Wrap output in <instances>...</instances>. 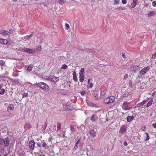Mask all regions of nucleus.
Masks as SVG:
<instances>
[{
	"label": "nucleus",
	"mask_w": 156,
	"mask_h": 156,
	"mask_svg": "<svg viewBox=\"0 0 156 156\" xmlns=\"http://www.w3.org/2000/svg\"><path fill=\"white\" fill-rule=\"evenodd\" d=\"M37 85L43 90H46L47 91L49 90L50 88L48 86L44 83L40 82L37 84Z\"/></svg>",
	"instance_id": "obj_1"
},
{
	"label": "nucleus",
	"mask_w": 156,
	"mask_h": 156,
	"mask_svg": "<svg viewBox=\"0 0 156 156\" xmlns=\"http://www.w3.org/2000/svg\"><path fill=\"white\" fill-rule=\"evenodd\" d=\"M115 98L113 96H111L104 99L103 101L105 104H108L114 101Z\"/></svg>",
	"instance_id": "obj_2"
},
{
	"label": "nucleus",
	"mask_w": 156,
	"mask_h": 156,
	"mask_svg": "<svg viewBox=\"0 0 156 156\" xmlns=\"http://www.w3.org/2000/svg\"><path fill=\"white\" fill-rule=\"evenodd\" d=\"M36 85H37L36 83L33 84L27 82L24 84V87L28 90H31L33 89V87Z\"/></svg>",
	"instance_id": "obj_3"
},
{
	"label": "nucleus",
	"mask_w": 156,
	"mask_h": 156,
	"mask_svg": "<svg viewBox=\"0 0 156 156\" xmlns=\"http://www.w3.org/2000/svg\"><path fill=\"white\" fill-rule=\"evenodd\" d=\"M122 107L126 111L130 109L131 107L129 106V103L127 101L124 102L122 105Z\"/></svg>",
	"instance_id": "obj_4"
},
{
	"label": "nucleus",
	"mask_w": 156,
	"mask_h": 156,
	"mask_svg": "<svg viewBox=\"0 0 156 156\" xmlns=\"http://www.w3.org/2000/svg\"><path fill=\"white\" fill-rule=\"evenodd\" d=\"M151 69L150 66H147L143 68L140 72L141 75H143L147 73L148 70Z\"/></svg>",
	"instance_id": "obj_5"
},
{
	"label": "nucleus",
	"mask_w": 156,
	"mask_h": 156,
	"mask_svg": "<svg viewBox=\"0 0 156 156\" xmlns=\"http://www.w3.org/2000/svg\"><path fill=\"white\" fill-rule=\"evenodd\" d=\"M48 78L49 80L52 81L54 83H56L58 81V78L54 76L49 77Z\"/></svg>",
	"instance_id": "obj_6"
},
{
	"label": "nucleus",
	"mask_w": 156,
	"mask_h": 156,
	"mask_svg": "<svg viewBox=\"0 0 156 156\" xmlns=\"http://www.w3.org/2000/svg\"><path fill=\"white\" fill-rule=\"evenodd\" d=\"M33 35L34 33H31L29 35H27L25 37H22L21 39L24 41H26L27 40H29L33 36Z\"/></svg>",
	"instance_id": "obj_7"
},
{
	"label": "nucleus",
	"mask_w": 156,
	"mask_h": 156,
	"mask_svg": "<svg viewBox=\"0 0 156 156\" xmlns=\"http://www.w3.org/2000/svg\"><path fill=\"white\" fill-rule=\"evenodd\" d=\"M35 143L33 140L30 141L29 144V148L31 149H33L34 148Z\"/></svg>",
	"instance_id": "obj_8"
},
{
	"label": "nucleus",
	"mask_w": 156,
	"mask_h": 156,
	"mask_svg": "<svg viewBox=\"0 0 156 156\" xmlns=\"http://www.w3.org/2000/svg\"><path fill=\"white\" fill-rule=\"evenodd\" d=\"M35 52V50L29 48H26L25 52L29 54H33Z\"/></svg>",
	"instance_id": "obj_9"
},
{
	"label": "nucleus",
	"mask_w": 156,
	"mask_h": 156,
	"mask_svg": "<svg viewBox=\"0 0 156 156\" xmlns=\"http://www.w3.org/2000/svg\"><path fill=\"white\" fill-rule=\"evenodd\" d=\"M9 140L8 138H6L5 140L4 141V147H6L8 146L9 144Z\"/></svg>",
	"instance_id": "obj_10"
},
{
	"label": "nucleus",
	"mask_w": 156,
	"mask_h": 156,
	"mask_svg": "<svg viewBox=\"0 0 156 156\" xmlns=\"http://www.w3.org/2000/svg\"><path fill=\"white\" fill-rule=\"evenodd\" d=\"M155 14V12L154 11H151L149 12L147 14V17H151V16H154Z\"/></svg>",
	"instance_id": "obj_11"
},
{
	"label": "nucleus",
	"mask_w": 156,
	"mask_h": 156,
	"mask_svg": "<svg viewBox=\"0 0 156 156\" xmlns=\"http://www.w3.org/2000/svg\"><path fill=\"white\" fill-rule=\"evenodd\" d=\"M147 101V100H143L142 102L138 103L136 105V106L134 108H137L140 106H141L145 104Z\"/></svg>",
	"instance_id": "obj_12"
},
{
	"label": "nucleus",
	"mask_w": 156,
	"mask_h": 156,
	"mask_svg": "<svg viewBox=\"0 0 156 156\" xmlns=\"http://www.w3.org/2000/svg\"><path fill=\"white\" fill-rule=\"evenodd\" d=\"M8 43V41L6 39H0V43L4 44H6Z\"/></svg>",
	"instance_id": "obj_13"
},
{
	"label": "nucleus",
	"mask_w": 156,
	"mask_h": 156,
	"mask_svg": "<svg viewBox=\"0 0 156 156\" xmlns=\"http://www.w3.org/2000/svg\"><path fill=\"white\" fill-rule=\"evenodd\" d=\"M137 1V0H133V2L130 6L131 8H133L136 6Z\"/></svg>",
	"instance_id": "obj_14"
},
{
	"label": "nucleus",
	"mask_w": 156,
	"mask_h": 156,
	"mask_svg": "<svg viewBox=\"0 0 156 156\" xmlns=\"http://www.w3.org/2000/svg\"><path fill=\"white\" fill-rule=\"evenodd\" d=\"M31 126V125L30 124L26 123L24 126V128L25 130H27L29 129Z\"/></svg>",
	"instance_id": "obj_15"
},
{
	"label": "nucleus",
	"mask_w": 156,
	"mask_h": 156,
	"mask_svg": "<svg viewBox=\"0 0 156 156\" xmlns=\"http://www.w3.org/2000/svg\"><path fill=\"white\" fill-rule=\"evenodd\" d=\"M138 66H132L131 67V69H132L134 71L136 72V70H137L138 69Z\"/></svg>",
	"instance_id": "obj_16"
},
{
	"label": "nucleus",
	"mask_w": 156,
	"mask_h": 156,
	"mask_svg": "<svg viewBox=\"0 0 156 156\" xmlns=\"http://www.w3.org/2000/svg\"><path fill=\"white\" fill-rule=\"evenodd\" d=\"M144 135L145 137L144 140H145L147 141L149 140L150 137L148 134L146 132L144 134Z\"/></svg>",
	"instance_id": "obj_17"
},
{
	"label": "nucleus",
	"mask_w": 156,
	"mask_h": 156,
	"mask_svg": "<svg viewBox=\"0 0 156 156\" xmlns=\"http://www.w3.org/2000/svg\"><path fill=\"white\" fill-rule=\"evenodd\" d=\"M90 135L93 137L96 136V133L94 130L90 131Z\"/></svg>",
	"instance_id": "obj_18"
},
{
	"label": "nucleus",
	"mask_w": 156,
	"mask_h": 156,
	"mask_svg": "<svg viewBox=\"0 0 156 156\" xmlns=\"http://www.w3.org/2000/svg\"><path fill=\"white\" fill-rule=\"evenodd\" d=\"M126 130L125 127L124 126H122L120 129L119 132L121 133H123L124 132H125Z\"/></svg>",
	"instance_id": "obj_19"
},
{
	"label": "nucleus",
	"mask_w": 156,
	"mask_h": 156,
	"mask_svg": "<svg viewBox=\"0 0 156 156\" xmlns=\"http://www.w3.org/2000/svg\"><path fill=\"white\" fill-rule=\"evenodd\" d=\"M80 74V81L81 82H82L84 80V75L83 74Z\"/></svg>",
	"instance_id": "obj_20"
},
{
	"label": "nucleus",
	"mask_w": 156,
	"mask_h": 156,
	"mask_svg": "<svg viewBox=\"0 0 156 156\" xmlns=\"http://www.w3.org/2000/svg\"><path fill=\"white\" fill-rule=\"evenodd\" d=\"M126 8L125 7H122L121 6L119 8L115 9V10L118 11L122 10L125 9Z\"/></svg>",
	"instance_id": "obj_21"
},
{
	"label": "nucleus",
	"mask_w": 156,
	"mask_h": 156,
	"mask_svg": "<svg viewBox=\"0 0 156 156\" xmlns=\"http://www.w3.org/2000/svg\"><path fill=\"white\" fill-rule=\"evenodd\" d=\"M133 118L134 117L133 116H128L127 117V121L128 122H130L133 119Z\"/></svg>",
	"instance_id": "obj_22"
},
{
	"label": "nucleus",
	"mask_w": 156,
	"mask_h": 156,
	"mask_svg": "<svg viewBox=\"0 0 156 156\" xmlns=\"http://www.w3.org/2000/svg\"><path fill=\"white\" fill-rule=\"evenodd\" d=\"M0 33L4 36L7 35V31L4 30H2L0 31Z\"/></svg>",
	"instance_id": "obj_23"
},
{
	"label": "nucleus",
	"mask_w": 156,
	"mask_h": 156,
	"mask_svg": "<svg viewBox=\"0 0 156 156\" xmlns=\"http://www.w3.org/2000/svg\"><path fill=\"white\" fill-rule=\"evenodd\" d=\"M97 116L96 115H93L91 118V120L92 122L94 121L97 119Z\"/></svg>",
	"instance_id": "obj_24"
},
{
	"label": "nucleus",
	"mask_w": 156,
	"mask_h": 156,
	"mask_svg": "<svg viewBox=\"0 0 156 156\" xmlns=\"http://www.w3.org/2000/svg\"><path fill=\"white\" fill-rule=\"evenodd\" d=\"M61 129V124L60 122H58L57 124V130L59 131Z\"/></svg>",
	"instance_id": "obj_25"
},
{
	"label": "nucleus",
	"mask_w": 156,
	"mask_h": 156,
	"mask_svg": "<svg viewBox=\"0 0 156 156\" xmlns=\"http://www.w3.org/2000/svg\"><path fill=\"white\" fill-rule=\"evenodd\" d=\"M5 62L3 61L2 60H0V66L2 67L5 65Z\"/></svg>",
	"instance_id": "obj_26"
},
{
	"label": "nucleus",
	"mask_w": 156,
	"mask_h": 156,
	"mask_svg": "<svg viewBox=\"0 0 156 156\" xmlns=\"http://www.w3.org/2000/svg\"><path fill=\"white\" fill-rule=\"evenodd\" d=\"M153 102V100L152 99L150 100V101L148 103L147 107H148L150 106L152 104Z\"/></svg>",
	"instance_id": "obj_27"
},
{
	"label": "nucleus",
	"mask_w": 156,
	"mask_h": 156,
	"mask_svg": "<svg viewBox=\"0 0 156 156\" xmlns=\"http://www.w3.org/2000/svg\"><path fill=\"white\" fill-rule=\"evenodd\" d=\"M26 49V48H19V50L22 52H25Z\"/></svg>",
	"instance_id": "obj_28"
},
{
	"label": "nucleus",
	"mask_w": 156,
	"mask_h": 156,
	"mask_svg": "<svg viewBox=\"0 0 156 156\" xmlns=\"http://www.w3.org/2000/svg\"><path fill=\"white\" fill-rule=\"evenodd\" d=\"M32 66L31 65H29L27 67V70L29 71H30L32 69Z\"/></svg>",
	"instance_id": "obj_29"
},
{
	"label": "nucleus",
	"mask_w": 156,
	"mask_h": 156,
	"mask_svg": "<svg viewBox=\"0 0 156 156\" xmlns=\"http://www.w3.org/2000/svg\"><path fill=\"white\" fill-rule=\"evenodd\" d=\"M69 27V25L67 23L65 24V29L66 30H68Z\"/></svg>",
	"instance_id": "obj_30"
},
{
	"label": "nucleus",
	"mask_w": 156,
	"mask_h": 156,
	"mask_svg": "<svg viewBox=\"0 0 156 156\" xmlns=\"http://www.w3.org/2000/svg\"><path fill=\"white\" fill-rule=\"evenodd\" d=\"M106 90H102L101 92V95L102 96H104L106 94Z\"/></svg>",
	"instance_id": "obj_31"
},
{
	"label": "nucleus",
	"mask_w": 156,
	"mask_h": 156,
	"mask_svg": "<svg viewBox=\"0 0 156 156\" xmlns=\"http://www.w3.org/2000/svg\"><path fill=\"white\" fill-rule=\"evenodd\" d=\"M18 73L17 72H15L14 71V72H13V73H12V76L14 77H16L18 76Z\"/></svg>",
	"instance_id": "obj_32"
},
{
	"label": "nucleus",
	"mask_w": 156,
	"mask_h": 156,
	"mask_svg": "<svg viewBox=\"0 0 156 156\" xmlns=\"http://www.w3.org/2000/svg\"><path fill=\"white\" fill-rule=\"evenodd\" d=\"M73 79L75 82H77L78 80L77 78L76 75H74L73 76Z\"/></svg>",
	"instance_id": "obj_33"
},
{
	"label": "nucleus",
	"mask_w": 156,
	"mask_h": 156,
	"mask_svg": "<svg viewBox=\"0 0 156 156\" xmlns=\"http://www.w3.org/2000/svg\"><path fill=\"white\" fill-rule=\"evenodd\" d=\"M84 71V69L83 68H82L79 74H83Z\"/></svg>",
	"instance_id": "obj_34"
},
{
	"label": "nucleus",
	"mask_w": 156,
	"mask_h": 156,
	"mask_svg": "<svg viewBox=\"0 0 156 156\" xmlns=\"http://www.w3.org/2000/svg\"><path fill=\"white\" fill-rule=\"evenodd\" d=\"M67 67V66L65 64L62 65L61 67V68L62 69H66Z\"/></svg>",
	"instance_id": "obj_35"
},
{
	"label": "nucleus",
	"mask_w": 156,
	"mask_h": 156,
	"mask_svg": "<svg viewBox=\"0 0 156 156\" xmlns=\"http://www.w3.org/2000/svg\"><path fill=\"white\" fill-rule=\"evenodd\" d=\"M5 90L4 89H2L0 91V94H3L5 92Z\"/></svg>",
	"instance_id": "obj_36"
},
{
	"label": "nucleus",
	"mask_w": 156,
	"mask_h": 156,
	"mask_svg": "<svg viewBox=\"0 0 156 156\" xmlns=\"http://www.w3.org/2000/svg\"><path fill=\"white\" fill-rule=\"evenodd\" d=\"M12 33V30H9V31H7V35H10Z\"/></svg>",
	"instance_id": "obj_37"
},
{
	"label": "nucleus",
	"mask_w": 156,
	"mask_h": 156,
	"mask_svg": "<svg viewBox=\"0 0 156 156\" xmlns=\"http://www.w3.org/2000/svg\"><path fill=\"white\" fill-rule=\"evenodd\" d=\"M59 3L61 5L63 4L65 2V1L64 0H59Z\"/></svg>",
	"instance_id": "obj_38"
},
{
	"label": "nucleus",
	"mask_w": 156,
	"mask_h": 156,
	"mask_svg": "<svg viewBox=\"0 0 156 156\" xmlns=\"http://www.w3.org/2000/svg\"><path fill=\"white\" fill-rule=\"evenodd\" d=\"M146 127L145 126H142L141 128V130L142 131H145V129H146Z\"/></svg>",
	"instance_id": "obj_39"
},
{
	"label": "nucleus",
	"mask_w": 156,
	"mask_h": 156,
	"mask_svg": "<svg viewBox=\"0 0 156 156\" xmlns=\"http://www.w3.org/2000/svg\"><path fill=\"white\" fill-rule=\"evenodd\" d=\"M70 129H71V130L72 132H74L75 131V129L74 127L73 126H71Z\"/></svg>",
	"instance_id": "obj_40"
},
{
	"label": "nucleus",
	"mask_w": 156,
	"mask_h": 156,
	"mask_svg": "<svg viewBox=\"0 0 156 156\" xmlns=\"http://www.w3.org/2000/svg\"><path fill=\"white\" fill-rule=\"evenodd\" d=\"M114 4L116 5H118L119 4V0H114Z\"/></svg>",
	"instance_id": "obj_41"
},
{
	"label": "nucleus",
	"mask_w": 156,
	"mask_h": 156,
	"mask_svg": "<svg viewBox=\"0 0 156 156\" xmlns=\"http://www.w3.org/2000/svg\"><path fill=\"white\" fill-rule=\"evenodd\" d=\"M78 144H77V143H76L75 145V146H74V148L75 149H76L77 148H78Z\"/></svg>",
	"instance_id": "obj_42"
},
{
	"label": "nucleus",
	"mask_w": 156,
	"mask_h": 156,
	"mask_svg": "<svg viewBox=\"0 0 156 156\" xmlns=\"http://www.w3.org/2000/svg\"><path fill=\"white\" fill-rule=\"evenodd\" d=\"M23 97H27L28 96L27 93H24L23 94Z\"/></svg>",
	"instance_id": "obj_43"
},
{
	"label": "nucleus",
	"mask_w": 156,
	"mask_h": 156,
	"mask_svg": "<svg viewBox=\"0 0 156 156\" xmlns=\"http://www.w3.org/2000/svg\"><path fill=\"white\" fill-rule=\"evenodd\" d=\"M152 5L154 7H156V1H154L153 2Z\"/></svg>",
	"instance_id": "obj_44"
},
{
	"label": "nucleus",
	"mask_w": 156,
	"mask_h": 156,
	"mask_svg": "<svg viewBox=\"0 0 156 156\" xmlns=\"http://www.w3.org/2000/svg\"><path fill=\"white\" fill-rule=\"evenodd\" d=\"M9 108L11 110H12L14 108L13 105H10L9 106Z\"/></svg>",
	"instance_id": "obj_45"
},
{
	"label": "nucleus",
	"mask_w": 156,
	"mask_h": 156,
	"mask_svg": "<svg viewBox=\"0 0 156 156\" xmlns=\"http://www.w3.org/2000/svg\"><path fill=\"white\" fill-rule=\"evenodd\" d=\"M88 84L89 85V87L90 88H91L93 87V83H88Z\"/></svg>",
	"instance_id": "obj_46"
},
{
	"label": "nucleus",
	"mask_w": 156,
	"mask_h": 156,
	"mask_svg": "<svg viewBox=\"0 0 156 156\" xmlns=\"http://www.w3.org/2000/svg\"><path fill=\"white\" fill-rule=\"evenodd\" d=\"M122 4H125L127 3V1L126 0H122Z\"/></svg>",
	"instance_id": "obj_47"
},
{
	"label": "nucleus",
	"mask_w": 156,
	"mask_h": 156,
	"mask_svg": "<svg viewBox=\"0 0 156 156\" xmlns=\"http://www.w3.org/2000/svg\"><path fill=\"white\" fill-rule=\"evenodd\" d=\"M46 146L47 144L45 143H43L42 144V147H45Z\"/></svg>",
	"instance_id": "obj_48"
},
{
	"label": "nucleus",
	"mask_w": 156,
	"mask_h": 156,
	"mask_svg": "<svg viewBox=\"0 0 156 156\" xmlns=\"http://www.w3.org/2000/svg\"><path fill=\"white\" fill-rule=\"evenodd\" d=\"M128 77V75L127 74H126L124 75V79L125 80Z\"/></svg>",
	"instance_id": "obj_49"
},
{
	"label": "nucleus",
	"mask_w": 156,
	"mask_h": 156,
	"mask_svg": "<svg viewBox=\"0 0 156 156\" xmlns=\"http://www.w3.org/2000/svg\"><path fill=\"white\" fill-rule=\"evenodd\" d=\"M85 91H82L81 92V94L83 96L85 94Z\"/></svg>",
	"instance_id": "obj_50"
},
{
	"label": "nucleus",
	"mask_w": 156,
	"mask_h": 156,
	"mask_svg": "<svg viewBox=\"0 0 156 156\" xmlns=\"http://www.w3.org/2000/svg\"><path fill=\"white\" fill-rule=\"evenodd\" d=\"M152 126L153 127L156 128V123L153 124H152Z\"/></svg>",
	"instance_id": "obj_51"
},
{
	"label": "nucleus",
	"mask_w": 156,
	"mask_h": 156,
	"mask_svg": "<svg viewBox=\"0 0 156 156\" xmlns=\"http://www.w3.org/2000/svg\"><path fill=\"white\" fill-rule=\"evenodd\" d=\"M156 56V52L152 56L153 58H154Z\"/></svg>",
	"instance_id": "obj_52"
},
{
	"label": "nucleus",
	"mask_w": 156,
	"mask_h": 156,
	"mask_svg": "<svg viewBox=\"0 0 156 156\" xmlns=\"http://www.w3.org/2000/svg\"><path fill=\"white\" fill-rule=\"evenodd\" d=\"M124 145L125 146H127V142L125 141L124 142Z\"/></svg>",
	"instance_id": "obj_53"
},
{
	"label": "nucleus",
	"mask_w": 156,
	"mask_h": 156,
	"mask_svg": "<svg viewBox=\"0 0 156 156\" xmlns=\"http://www.w3.org/2000/svg\"><path fill=\"white\" fill-rule=\"evenodd\" d=\"M37 49L38 50L41 51V46H39L37 48Z\"/></svg>",
	"instance_id": "obj_54"
},
{
	"label": "nucleus",
	"mask_w": 156,
	"mask_h": 156,
	"mask_svg": "<svg viewBox=\"0 0 156 156\" xmlns=\"http://www.w3.org/2000/svg\"><path fill=\"white\" fill-rule=\"evenodd\" d=\"M66 106H67V107L69 109H71L70 108V105H69V104H68L67 105H66Z\"/></svg>",
	"instance_id": "obj_55"
},
{
	"label": "nucleus",
	"mask_w": 156,
	"mask_h": 156,
	"mask_svg": "<svg viewBox=\"0 0 156 156\" xmlns=\"http://www.w3.org/2000/svg\"><path fill=\"white\" fill-rule=\"evenodd\" d=\"M122 56L124 58H126V55L124 53H122Z\"/></svg>",
	"instance_id": "obj_56"
},
{
	"label": "nucleus",
	"mask_w": 156,
	"mask_h": 156,
	"mask_svg": "<svg viewBox=\"0 0 156 156\" xmlns=\"http://www.w3.org/2000/svg\"><path fill=\"white\" fill-rule=\"evenodd\" d=\"M80 139H79L77 141L76 143H77L78 144H79V143H80Z\"/></svg>",
	"instance_id": "obj_57"
},
{
	"label": "nucleus",
	"mask_w": 156,
	"mask_h": 156,
	"mask_svg": "<svg viewBox=\"0 0 156 156\" xmlns=\"http://www.w3.org/2000/svg\"><path fill=\"white\" fill-rule=\"evenodd\" d=\"M156 92L155 91H154L152 93V96H154Z\"/></svg>",
	"instance_id": "obj_58"
},
{
	"label": "nucleus",
	"mask_w": 156,
	"mask_h": 156,
	"mask_svg": "<svg viewBox=\"0 0 156 156\" xmlns=\"http://www.w3.org/2000/svg\"><path fill=\"white\" fill-rule=\"evenodd\" d=\"M21 156H26V155L24 154V153H22L21 154Z\"/></svg>",
	"instance_id": "obj_59"
},
{
	"label": "nucleus",
	"mask_w": 156,
	"mask_h": 156,
	"mask_svg": "<svg viewBox=\"0 0 156 156\" xmlns=\"http://www.w3.org/2000/svg\"><path fill=\"white\" fill-rule=\"evenodd\" d=\"M37 146L38 147H39H39H40V145L39 144V143H37Z\"/></svg>",
	"instance_id": "obj_60"
},
{
	"label": "nucleus",
	"mask_w": 156,
	"mask_h": 156,
	"mask_svg": "<svg viewBox=\"0 0 156 156\" xmlns=\"http://www.w3.org/2000/svg\"><path fill=\"white\" fill-rule=\"evenodd\" d=\"M90 79H88V84L90 83Z\"/></svg>",
	"instance_id": "obj_61"
},
{
	"label": "nucleus",
	"mask_w": 156,
	"mask_h": 156,
	"mask_svg": "<svg viewBox=\"0 0 156 156\" xmlns=\"http://www.w3.org/2000/svg\"><path fill=\"white\" fill-rule=\"evenodd\" d=\"M38 156H45L43 154H40V155H38Z\"/></svg>",
	"instance_id": "obj_62"
},
{
	"label": "nucleus",
	"mask_w": 156,
	"mask_h": 156,
	"mask_svg": "<svg viewBox=\"0 0 156 156\" xmlns=\"http://www.w3.org/2000/svg\"><path fill=\"white\" fill-rule=\"evenodd\" d=\"M17 0H12V1L13 2H16L17 1Z\"/></svg>",
	"instance_id": "obj_63"
},
{
	"label": "nucleus",
	"mask_w": 156,
	"mask_h": 156,
	"mask_svg": "<svg viewBox=\"0 0 156 156\" xmlns=\"http://www.w3.org/2000/svg\"><path fill=\"white\" fill-rule=\"evenodd\" d=\"M74 75H76V73H75V72H74V73H73V76H74Z\"/></svg>",
	"instance_id": "obj_64"
}]
</instances>
